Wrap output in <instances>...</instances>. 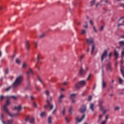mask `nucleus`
I'll return each instance as SVG.
<instances>
[{
	"label": "nucleus",
	"instance_id": "1",
	"mask_svg": "<svg viewBox=\"0 0 124 124\" xmlns=\"http://www.w3.org/2000/svg\"><path fill=\"white\" fill-rule=\"evenodd\" d=\"M23 81V77L22 76H20L18 77L15 81L14 82L13 86L14 88H16L21 85Z\"/></svg>",
	"mask_w": 124,
	"mask_h": 124
},
{
	"label": "nucleus",
	"instance_id": "2",
	"mask_svg": "<svg viewBox=\"0 0 124 124\" xmlns=\"http://www.w3.org/2000/svg\"><path fill=\"white\" fill-rule=\"evenodd\" d=\"M10 104V101L9 99H7L6 100L5 105L3 107V109L6 113L8 114L10 117H12L13 115L10 113L9 109L8 108V107L9 106Z\"/></svg>",
	"mask_w": 124,
	"mask_h": 124
},
{
	"label": "nucleus",
	"instance_id": "3",
	"mask_svg": "<svg viewBox=\"0 0 124 124\" xmlns=\"http://www.w3.org/2000/svg\"><path fill=\"white\" fill-rule=\"evenodd\" d=\"M86 84V81L84 80H82L78 83H77L75 85V87L77 89H80L82 87L84 86Z\"/></svg>",
	"mask_w": 124,
	"mask_h": 124
},
{
	"label": "nucleus",
	"instance_id": "4",
	"mask_svg": "<svg viewBox=\"0 0 124 124\" xmlns=\"http://www.w3.org/2000/svg\"><path fill=\"white\" fill-rule=\"evenodd\" d=\"M86 73V71L84 70L82 67H81L79 73V76L81 77H84Z\"/></svg>",
	"mask_w": 124,
	"mask_h": 124
},
{
	"label": "nucleus",
	"instance_id": "5",
	"mask_svg": "<svg viewBox=\"0 0 124 124\" xmlns=\"http://www.w3.org/2000/svg\"><path fill=\"white\" fill-rule=\"evenodd\" d=\"M111 65V62H109L107 64V67H106V69H107L108 71L111 72L113 70Z\"/></svg>",
	"mask_w": 124,
	"mask_h": 124
},
{
	"label": "nucleus",
	"instance_id": "6",
	"mask_svg": "<svg viewBox=\"0 0 124 124\" xmlns=\"http://www.w3.org/2000/svg\"><path fill=\"white\" fill-rule=\"evenodd\" d=\"M121 66H120V71H121V74H122V76L124 77V66H123V59L121 60Z\"/></svg>",
	"mask_w": 124,
	"mask_h": 124
},
{
	"label": "nucleus",
	"instance_id": "7",
	"mask_svg": "<svg viewBox=\"0 0 124 124\" xmlns=\"http://www.w3.org/2000/svg\"><path fill=\"white\" fill-rule=\"evenodd\" d=\"M107 53L108 51L107 50H105V51L103 53V54H102V57H101V61L102 62H103L104 58H106L107 56Z\"/></svg>",
	"mask_w": 124,
	"mask_h": 124
},
{
	"label": "nucleus",
	"instance_id": "8",
	"mask_svg": "<svg viewBox=\"0 0 124 124\" xmlns=\"http://www.w3.org/2000/svg\"><path fill=\"white\" fill-rule=\"evenodd\" d=\"M86 41L89 45H90V44H91L92 45L94 44V40L92 37H90L89 39H87Z\"/></svg>",
	"mask_w": 124,
	"mask_h": 124
},
{
	"label": "nucleus",
	"instance_id": "9",
	"mask_svg": "<svg viewBox=\"0 0 124 124\" xmlns=\"http://www.w3.org/2000/svg\"><path fill=\"white\" fill-rule=\"evenodd\" d=\"M30 122L31 124H33L34 122V119L33 117L30 118L29 116H28L25 120V122Z\"/></svg>",
	"mask_w": 124,
	"mask_h": 124
},
{
	"label": "nucleus",
	"instance_id": "10",
	"mask_svg": "<svg viewBox=\"0 0 124 124\" xmlns=\"http://www.w3.org/2000/svg\"><path fill=\"white\" fill-rule=\"evenodd\" d=\"M27 74L28 78H31V75L33 76L34 73L31 69L29 68V70L27 72Z\"/></svg>",
	"mask_w": 124,
	"mask_h": 124
},
{
	"label": "nucleus",
	"instance_id": "11",
	"mask_svg": "<svg viewBox=\"0 0 124 124\" xmlns=\"http://www.w3.org/2000/svg\"><path fill=\"white\" fill-rule=\"evenodd\" d=\"M85 114H84L82 116V118L80 119H79V117L78 116L77 117H76V121H77V122L76 123V124H78V123H81V122H82V121L85 118Z\"/></svg>",
	"mask_w": 124,
	"mask_h": 124
},
{
	"label": "nucleus",
	"instance_id": "12",
	"mask_svg": "<svg viewBox=\"0 0 124 124\" xmlns=\"http://www.w3.org/2000/svg\"><path fill=\"white\" fill-rule=\"evenodd\" d=\"M77 95V94H76V93H73L70 96V99H71V100L72 101V102L73 103H75L76 102V101L75 100V98Z\"/></svg>",
	"mask_w": 124,
	"mask_h": 124
},
{
	"label": "nucleus",
	"instance_id": "13",
	"mask_svg": "<svg viewBox=\"0 0 124 124\" xmlns=\"http://www.w3.org/2000/svg\"><path fill=\"white\" fill-rule=\"evenodd\" d=\"M87 109V107L85 105H83L80 109V111L81 113L84 112Z\"/></svg>",
	"mask_w": 124,
	"mask_h": 124
},
{
	"label": "nucleus",
	"instance_id": "14",
	"mask_svg": "<svg viewBox=\"0 0 124 124\" xmlns=\"http://www.w3.org/2000/svg\"><path fill=\"white\" fill-rule=\"evenodd\" d=\"M114 59L117 60L119 57V53L116 50H114Z\"/></svg>",
	"mask_w": 124,
	"mask_h": 124
},
{
	"label": "nucleus",
	"instance_id": "15",
	"mask_svg": "<svg viewBox=\"0 0 124 124\" xmlns=\"http://www.w3.org/2000/svg\"><path fill=\"white\" fill-rule=\"evenodd\" d=\"M65 97V95L64 94H62L59 97V103H62V99Z\"/></svg>",
	"mask_w": 124,
	"mask_h": 124
},
{
	"label": "nucleus",
	"instance_id": "16",
	"mask_svg": "<svg viewBox=\"0 0 124 124\" xmlns=\"http://www.w3.org/2000/svg\"><path fill=\"white\" fill-rule=\"evenodd\" d=\"M94 106L95 104L94 103L90 104V108L91 109L92 111H93L94 110Z\"/></svg>",
	"mask_w": 124,
	"mask_h": 124
},
{
	"label": "nucleus",
	"instance_id": "17",
	"mask_svg": "<svg viewBox=\"0 0 124 124\" xmlns=\"http://www.w3.org/2000/svg\"><path fill=\"white\" fill-rule=\"evenodd\" d=\"M46 102L48 104V106L50 107V109H52L54 106L50 104V101L49 100V99H47Z\"/></svg>",
	"mask_w": 124,
	"mask_h": 124
},
{
	"label": "nucleus",
	"instance_id": "18",
	"mask_svg": "<svg viewBox=\"0 0 124 124\" xmlns=\"http://www.w3.org/2000/svg\"><path fill=\"white\" fill-rule=\"evenodd\" d=\"M107 86V83L105 81V79H103L102 83V86L103 88H105Z\"/></svg>",
	"mask_w": 124,
	"mask_h": 124
},
{
	"label": "nucleus",
	"instance_id": "19",
	"mask_svg": "<svg viewBox=\"0 0 124 124\" xmlns=\"http://www.w3.org/2000/svg\"><path fill=\"white\" fill-rule=\"evenodd\" d=\"M22 109V107H21V105H19L18 107H15V109L17 111H19V110H21Z\"/></svg>",
	"mask_w": 124,
	"mask_h": 124
},
{
	"label": "nucleus",
	"instance_id": "20",
	"mask_svg": "<svg viewBox=\"0 0 124 124\" xmlns=\"http://www.w3.org/2000/svg\"><path fill=\"white\" fill-rule=\"evenodd\" d=\"M26 47L27 50H29L30 46L29 42L28 41H27L26 42Z\"/></svg>",
	"mask_w": 124,
	"mask_h": 124
},
{
	"label": "nucleus",
	"instance_id": "21",
	"mask_svg": "<svg viewBox=\"0 0 124 124\" xmlns=\"http://www.w3.org/2000/svg\"><path fill=\"white\" fill-rule=\"evenodd\" d=\"M103 117V114L100 115V116H99V118H98V121H97V123H100Z\"/></svg>",
	"mask_w": 124,
	"mask_h": 124
},
{
	"label": "nucleus",
	"instance_id": "22",
	"mask_svg": "<svg viewBox=\"0 0 124 124\" xmlns=\"http://www.w3.org/2000/svg\"><path fill=\"white\" fill-rule=\"evenodd\" d=\"M92 45V54H93V53L95 49V44Z\"/></svg>",
	"mask_w": 124,
	"mask_h": 124
},
{
	"label": "nucleus",
	"instance_id": "23",
	"mask_svg": "<svg viewBox=\"0 0 124 124\" xmlns=\"http://www.w3.org/2000/svg\"><path fill=\"white\" fill-rule=\"evenodd\" d=\"M1 118L2 119V124H6V123L3 121V119H4V114H1Z\"/></svg>",
	"mask_w": 124,
	"mask_h": 124
},
{
	"label": "nucleus",
	"instance_id": "24",
	"mask_svg": "<svg viewBox=\"0 0 124 124\" xmlns=\"http://www.w3.org/2000/svg\"><path fill=\"white\" fill-rule=\"evenodd\" d=\"M46 94L47 95V100L48 99V96H49L50 93L48 90L46 91Z\"/></svg>",
	"mask_w": 124,
	"mask_h": 124
},
{
	"label": "nucleus",
	"instance_id": "25",
	"mask_svg": "<svg viewBox=\"0 0 124 124\" xmlns=\"http://www.w3.org/2000/svg\"><path fill=\"white\" fill-rule=\"evenodd\" d=\"M5 96L4 95H0V100L1 101H3L5 98Z\"/></svg>",
	"mask_w": 124,
	"mask_h": 124
},
{
	"label": "nucleus",
	"instance_id": "26",
	"mask_svg": "<svg viewBox=\"0 0 124 124\" xmlns=\"http://www.w3.org/2000/svg\"><path fill=\"white\" fill-rule=\"evenodd\" d=\"M118 80H119V84H122L123 80L121 78H118Z\"/></svg>",
	"mask_w": 124,
	"mask_h": 124
},
{
	"label": "nucleus",
	"instance_id": "27",
	"mask_svg": "<svg viewBox=\"0 0 124 124\" xmlns=\"http://www.w3.org/2000/svg\"><path fill=\"white\" fill-rule=\"evenodd\" d=\"M118 44L119 45L124 46V41H120V42H118Z\"/></svg>",
	"mask_w": 124,
	"mask_h": 124
},
{
	"label": "nucleus",
	"instance_id": "28",
	"mask_svg": "<svg viewBox=\"0 0 124 124\" xmlns=\"http://www.w3.org/2000/svg\"><path fill=\"white\" fill-rule=\"evenodd\" d=\"M33 106L34 108H37L38 107L37 104L36 102H33Z\"/></svg>",
	"mask_w": 124,
	"mask_h": 124
},
{
	"label": "nucleus",
	"instance_id": "29",
	"mask_svg": "<svg viewBox=\"0 0 124 124\" xmlns=\"http://www.w3.org/2000/svg\"><path fill=\"white\" fill-rule=\"evenodd\" d=\"M104 103V101L103 100H101L100 101V102H99V106H102V104Z\"/></svg>",
	"mask_w": 124,
	"mask_h": 124
},
{
	"label": "nucleus",
	"instance_id": "30",
	"mask_svg": "<svg viewBox=\"0 0 124 124\" xmlns=\"http://www.w3.org/2000/svg\"><path fill=\"white\" fill-rule=\"evenodd\" d=\"M12 88V86H9V87H7V88H6L5 91L8 92V91H10Z\"/></svg>",
	"mask_w": 124,
	"mask_h": 124
},
{
	"label": "nucleus",
	"instance_id": "31",
	"mask_svg": "<svg viewBox=\"0 0 124 124\" xmlns=\"http://www.w3.org/2000/svg\"><path fill=\"white\" fill-rule=\"evenodd\" d=\"M16 63L17 64H19L20 63V62H21L20 60L19 59H17L16 60Z\"/></svg>",
	"mask_w": 124,
	"mask_h": 124
},
{
	"label": "nucleus",
	"instance_id": "32",
	"mask_svg": "<svg viewBox=\"0 0 124 124\" xmlns=\"http://www.w3.org/2000/svg\"><path fill=\"white\" fill-rule=\"evenodd\" d=\"M13 120H8L7 122L8 124H13Z\"/></svg>",
	"mask_w": 124,
	"mask_h": 124
},
{
	"label": "nucleus",
	"instance_id": "33",
	"mask_svg": "<svg viewBox=\"0 0 124 124\" xmlns=\"http://www.w3.org/2000/svg\"><path fill=\"white\" fill-rule=\"evenodd\" d=\"M124 51H122V52H121V58L122 59H124Z\"/></svg>",
	"mask_w": 124,
	"mask_h": 124
},
{
	"label": "nucleus",
	"instance_id": "34",
	"mask_svg": "<svg viewBox=\"0 0 124 124\" xmlns=\"http://www.w3.org/2000/svg\"><path fill=\"white\" fill-rule=\"evenodd\" d=\"M34 44V47L35 48H37V46H38V43L36 42H33Z\"/></svg>",
	"mask_w": 124,
	"mask_h": 124
},
{
	"label": "nucleus",
	"instance_id": "35",
	"mask_svg": "<svg viewBox=\"0 0 124 124\" xmlns=\"http://www.w3.org/2000/svg\"><path fill=\"white\" fill-rule=\"evenodd\" d=\"M40 116H41V117H43V116H46L45 112H42V113H41V114H40Z\"/></svg>",
	"mask_w": 124,
	"mask_h": 124
},
{
	"label": "nucleus",
	"instance_id": "36",
	"mask_svg": "<svg viewBox=\"0 0 124 124\" xmlns=\"http://www.w3.org/2000/svg\"><path fill=\"white\" fill-rule=\"evenodd\" d=\"M86 31L85 30H83L81 31V33L82 34H85L86 33Z\"/></svg>",
	"mask_w": 124,
	"mask_h": 124
},
{
	"label": "nucleus",
	"instance_id": "37",
	"mask_svg": "<svg viewBox=\"0 0 124 124\" xmlns=\"http://www.w3.org/2000/svg\"><path fill=\"white\" fill-rule=\"evenodd\" d=\"M99 107H100V109H101V110L103 111L104 109V107L102 106H99Z\"/></svg>",
	"mask_w": 124,
	"mask_h": 124
},
{
	"label": "nucleus",
	"instance_id": "38",
	"mask_svg": "<svg viewBox=\"0 0 124 124\" xmlns=\"http://www.w3.org/2000/svg\"><path fill=\"white\" fill-rule=\"evenodd\" d=\"M104 25L101 26V28H100V31H102L104 30Z\"/></svg>",
	"mask_w": 124,
	"mask_h": 124
},
{
	"label": "nucleus",
	"instance_id": "39",
	"mask_svg": "<svg viewBox=\"0 0 124 124\" xmlns=\"http://www.w3.org/2000/svg\"><path fill=\"white\" fill-rule=\"evenodd\" d=\"M48 123H49V124H51V116H50L48 118Z\"/></svg>",
	"mask_w": 124,
	"mask_h": 124
},
{
	"label": "nucleus",
	"instance_id": "40",
	"mask_svg": "<svg viewBox=\"0 0 124 124\" xmlns=\"http://www.w3.org/2000/svg\"><path fill=\"white\" fill-rule=\"evenodd\" d=\"M26 66H27V64L25 62H24L22 66L23 68H25Z\"/></svg>",
	"mask_w": 124,
	"mask_h": 124
},
{
	"label": "nucleus",
	"instance_id": "41",
	"mask_svg": "<svg viewBox=\"0 0 124 124\" xmlns=\"http://www.w3.org/2000/svg\"><path fill=\"white\" fill-rule=\"evenodd\" d=\"M72 107H71L70 108L69 110V112H70V114H72Z\"/></svg>",
	"mask_w": 124,
	"mask_h": 124
},
{
	"label": "nucleus",
	"instance_id": "42",
	"mask_svg": "<svg viewBox=\"0 0 124 124\" xmlns=\"http://www.w3.org/2000/svg\"><path fill=\"white\" fill-rule=\"evenodd\" d=\"M95 2H96V1H95V0H93V1L91 2V5H94V4L95 3Z\"/></svg>",
	"mask_w": 124,
	"mask_h": 124
},
{
	"label": "nucleus",
	"instance_id": "43",
	"mask_svg": "<svg viewBox=\"0 0 124 124\" xmlns=\"http://www.w3.org/2000/svg\"><path fill=\"white\" fill-rule=\"evenodd\" d=\"M85 23H86V25H84V27L85 28H88V23H87V22H86Z\"/></svg>",
	"mask_w": 124,
	"mask_h": 124
},
{
	"label": "nucleus",
	"instance_id": "44",
	"mask_svg": "<svg viewBox=\"0 0 124 124\" xmlns=\"http://www.w3.org/2000/svg\"><path fill=\"white\" fill-rule=\"evenodd\" d=\"M9 98H13L14 100H16L17 99L16 97L15 96H12L11 97H10Z\"/></svg>",
	"mask_w": 124,
	"mask_h": 124
},
{
	"label": "nucleus",
	"instance_id": "45",
	"mask_svg": "<svg viewBox=\"0 0 124 124\" xmlns=\"http://www.w3.org/2000/svg\"><path fill=\"white\" fill-rule=\"evenodd\" d=\"M93 29L95 31V33L97 32V30H96V28L94 26H93Z\"/></svg>",
	"mask_w": 124,
	"mask_h": 124
},
{
	"label": "nucleus",
	"instance_id": "46",
	"mask_svg": "<svg viewBox=\"0 0 124 124\" xmlns=\"http://www.w3.org/2000/svg\"><path fill=\"white\" fill-rule=\"evenodd\" d=\"M120 109V107H115V108H114V110H118Z\"/></svg>",
	"mask_w": 124,
	"mask_h": 124
},
{
	"label": "nucleus",
	"instance_id": "47",
	"mask_svg": "<svg viewBox=\"0 0 124 124\" xmlns=\"http://www.w3.org/2000/svg\"><path fill=\"white\" fill-rule=\"evenodd\" d=\"M65 119V120H66V121L67 122V123L68 124H69V123L70 122V121H69V120H68V118H67V117H66Z\"/></svg>",
	"mask_w": 124,
	"mask_h": 124
},
{
	"label": "nucleus",
	"instance_id": "48",
	"mask_svg": "<svg viewBox=\"0 0 124 124\" xmlns=\"http://www.w3.org/2000/svg\"><path fill=\"white\" fill-rule=\"evenodd\" d=\"M38 80H39V81L42 83V84H43V81L42 80V79H41V78L40 77H38Z\"/></svg>",
	"mask_w": 124,
	"mask_h": 124
},
{
	"label": "nucleus",
	"instance_id": "49",
	"mask_svg": "<svg viewBox=\"0 0 124 124\" xmlns=\"http://www.w3.org/2000/svg\"><path fill=\"white\" fill-rule=\"evenodd\" d=\"M112 55V52H109V54H108V58H110V57Z\"/></svg>",
	"mask_w": 124,
	"mask_h": 124
},
{
	"label": "nucleus",
	"instance_id": "50",
	"mask_svg": "<svg viewBox=\"0 0 124 124\" xmlns=\"http://www.w3.org/2000/svg\"><path fill=\"white\" fill-rule=\"evenodd\" d=\"M62 114H63V115H64L65 114V108H64L63 109Z\"/></svg>",
	"mask_w": 124,
	"mask_h": 124
},
{
	"label": "nucleus",
	"instance_id": "51",
	"mask_svg": "<svg viewBox=\"0 0 124 124\" xmlns=\"http://www.w3.org/2000/svg\"><path fill=\"white\" fill-rule=\"evenodd\" d=\"M45 36V34L44 33L42 34L40 36V37L41 38H43V37H44Z\"/></svg>",
	"mask_w": 124,
	"mask_h": 124
},
{
	"label": "nucleus",
	"instance_id": "52",
	"mask_svg": "<svg viewBox=\"0 0 124 124\" xmlns=\"http://www.w3.org/2000/svg\"><path fill=\"white\" fill-rule=\"evenodd\" d=\"M39 57H40V55H38L37 58V62H39Z\"/></svg>",
	"mask_w": 124,
	"mask_h": 124
},
{
	"label": "nucleus",
	"instance_id": "53",
	"mask_svg": "<svg viewBox=\"0 0 124 124\" xmlns=\"http://www.w3.org/2000/svg\"><path fill=\"white\" fill-rule=\"evenodd\" d=\"M91 76H92V75L91 74H89V76H88V77L87 78V80H89L90 79V78L91 77Z\"/></svg>",
	"mask_w": 124,
	"mask_h": 124
},
{
	"label": "nucleus",
	"instance_id": "54",
	"mask_svg": "<svg viewBox=\"0 0 124 124\" xmlns=\"http://www.w3.org/2000/svg\"><path fill=\"white\" fill-rule=\"evenodd\" d=\"M120 7L124 8V3H120L119 4Z\"/></svg>",
	"mask_w": 124,
	"mask_h": 124
},
{
	"label": "nucleus",
	"instance_id": "55",
	"mask_svg": "<svg viewBox=\"0 0 124 124\" xmlns=\"http://www.w3.org/2000/svg\"><path fill=\"white\" fill-rule=\"evenodd\" d=\"M9 72V70L8 69H6V71L5 72V74H8Z\"/></svg>",
	"mask_w": 124,
	"mask_h": 124
},
{
	"label": "nucleus",
	"instance_id": "56",
	"mask_svg": "<svg viewBox=\"0 0 124 124\" xmlns=\"http://www.w3.org/2000/svg\"><path fill=\"white\" fill-rule=\"evenodd\" d=\"M106 124V120H105L101 123V124Z\"/></svg>",
	"mask_w": 124,
	"mask_h": 124
},
{
	"label": "nucleus",
	"instance_id": "57",
	"mask_svg": "<svg viewBox=\"0 0 124 124\" xmlns=\"http://www.w3.org/2000/svg\"><path fill=\"white\" fill-rule=\"evenodd\" d=\"M92 99V96H90L88 99L89 101H91Z\"/></svg>",
	"mask_w": 124,
	"mask_h": 124
},
{
	"label": "nucleus",
	"instance_id": "58",
	"mask_svg": "<svg viewBox=\"0 0 124 124\" xmlns=\"http://www.w3.org/2000/svg\"><path fill=\"white\" fill-rule=\"evenodd\" d=\"M90 24H91V25H92L93 26H93V21H92V20H90Z\"/></svg>",
	"mask_w": 124,
	"mask_h": 124
},
{
	"label": "nucleus",
	"instance_id": "59",
	"mask_svg": "<svg viewBox=\"0 0 124 124\" xmlns=\"http://www.w3.org/2000/svg\"><path fill=\"white\" fill-rule=\"evenodd\" d=\"M31 100H33L34 99V97L33 96H31Z\"/></svg>",
	"mask_w": 124,
	"mask_h": 124
},
{
	"label": "nucleus",
	"instance_id": "60",
	"mask_svg": "<svg viewBox=\"0 0 124 124\" xmlns=\"http://www.w3.org/2000/svg\"><path fill=\"white\" fill-rule=\"evenodd\" d=\"M57 109V108H55V110L52 112V113L54 114L56 111Z\"/></svg>",
	"mask_w": 124,
	"mask_h": 124
},
{
	"label": "nucleus",
	"instance_id": "61",
	"mask_svg": "<svg viewBox=\"0 0 124 124\" xmlns=\"http://www.w3.org/2000/svg\"><path fill=\"white\" fill-rule=\"evenodd\" d=\"M26 89L27 90H30V88L29 87H27L26 88Z\"/></svg>",
	"mask_w": 124,
	"mask_h": 124
},
{
	"label": "nucleus",
	"instance_id": "62",
	"mask_svg": "<svg viewBox=\"0 0 124 124\" xmlns=\"http://www.w3.org/2000/svg\"><path fill=\"white\" fill-rule=\"evenodd\" d=\"M88 70H89V67H86V70H85V71H86V73H87V71H88Z\"/></svg>",
	"mask_w": 124,
	"mask_h": 124
},
{
	"label": "nucleus",
	"instance_id": "63",
	"mask_svg": "<svg viewBox=\"0 0 124 124\" xmlns=\"http://www.w3.org/2000/svg\"><path fill=\"white\" fill-rule=\"evenodd\" d=\"M124 25L123 24H118V27H119L120 26H123Z\"/></svg>",
	"mask_w": 124,
	"mask_h": 124
},
{
	"label": "nucleus",
	"instance_id": "64",
	"mask_svg": "<svg viewBox=\"0 0 124 124\" xmlns=\"http://www.w3.org/2000/svg\"><path fill=\"white\" fill-rule=\"evenodd\" d=\"M36 89L38 90V91H40V89L38 87L36 86Z\"/></svg>",
	"mask_w": 124,
	"mask_h": 124
}]
</instances>
